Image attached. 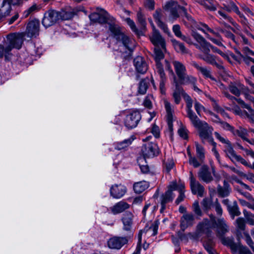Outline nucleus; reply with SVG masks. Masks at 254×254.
Returning <instances> with one entry per match:
<instances>
[{"mask_svg": "<svg viewBox=\"0 0 254 254\" xmlns=\"http://www.w3.org/2000/svg\"><path fill=\"white\" fill-rule=\"evenodd\" d=\"M144 5L146 8L149 10H153L155 8V1L154 0H145Z\"/></svg>", "mask_w": 254, "mask_h": 254, "instance_id": "nucleus-50", "label": "nucleus"}, {"mask_svg": "<svg viewBox=\"0 0 254 254\" xmlns=\"http://www.w3.org/2000/svg\"><path fill=\"white\" fill-rule=\"evenodd\" d=\"M247 109L248 111H244V114L242 115L244 118H248L250 122L254 123V110L250 105Z\"/></svg>", "mask_w": 254, "mask_h": 254, "instance_id": "nucleus-38", "label": "nucleus"}, {"mask_svg": "<svg viewBox=\"0 0 254 254\" xmlns=\"http://www.w3.org/2000/svg\"><path fill=\"white\" fill-rule=\"evenodd\" d=\"M198 176L199 179L206 183L210 182L213 180L211 173L209 171L208 168L206 166H203L201 168Z\"/></svg>", "mask_w": 254, "mask_h": 254, "instance_id": "nucleus-27", "label": "nucleus"}, {"mask_svg": "<svg viewBox=\"0 0 254 254\" xmlns=\"http://www.w3.org/2000/svg\"><path fill=\"white\" fill-rule=\"evenodd\" d=\"M201 204L206 210H207L210 208L212 205V201L210 199L205 198L203 199Z\"/></svg>", "mask_w": 254, "mask_h": 254, "instance_id": "nucleus-60", "label": "nucleus"}, {"mask_svg": "<svg viewBox=\"0 0 254 254\" xmlns=\"http://www.w3.org/2000/svg\"><path fill=\"white\" fill-rule=\"evenodd\" d=\"M23 35L22 34H12L7 36L8 44L5 48L0 45V52L2 55L8 53L12 48L20 49L23 43Z\"/></svg>", "mask_w": 254, "mask_h": 254, "instance_id": "nucleus-6", "label": "nucleus"}, {"mask_svg": "<svg viewBox=\"0 0 254 254\" xmlns=\"http://www.w3.org/2000/svg\"><path fill=\"white\" fill-rule=\"evenodd\" d=\"M228 5L229 9H230V12L232 11H234L238 15H239L240 17H243L244 15L241 13V12L239 10L238 7L234 2H230V3L228 4Z\"/></svg>", "mask_w": 254, "mask_h": 254, "instance_id": "nucleus-45", "label": "nucleus"}, {"mask_svg": "<svg viewBox=\"0 0 254 254\" xmlns=\"http://www.w3.org/2000/svg\"><path fill=\"white\" fill-rule=\"evenodd\" d=\"M11 2L6 1H3L2 5L0 8V16H6L8 15L11 11Z\"/></svg>", "mask_w": 254, "mask_h": 254, "instance_id": "nucleus-34", "label": "nucleus"}, {"mask_svg": "<svg viewBox=\"0 0 254 254\" xmlns=\"http://www.w3.org/2000/svg\"><path fill=\"white\" fill-rule=\"evenodd\" d=\"M238 161L240 162L243 165L250 167L251 164L247 161L244 158H243L241 155H238L236 158L235 159V162Z\"/></svg>", "mask_w": 254, "mask_h": 254, "instance_id": "nucleus-62", "label": "nucleus"}, {"mask_svg": "<svg viewBox=\"0 0 254 254\" xmlns=\"http://www.w3.org/2000/svg\"><path fill=\"white\" fill-rule=\"evenodd\" d=\"M151 132L155 138H157L160 137V129L159 127L156 125H153Z\"/></svg>", "mask_w": 254, "mask_h": 254, "instance_id": "nucleus-63", "label": "nucleus"}, {"mask_svg": "<svg viewBox=\"0 0 254 254\" xmlns=\"http://www.w3.org/2000/svg\"><path fill=\"white\" fill-rule=\"evenodd\" d=\"M109 29L118 42H121L123 44L122 47L123 48L128 50L129 52L132 51L133 47L130 46L131 41L121 31L118 25L111 24Z\"/></svg>", "mask_w": 254, "mask_h": 254, "instance_id": "nucleus-5", "label": "nucleus"}, {"mask_svg": "<svg viewBox=\"0 0 254 254\" xmlns=\"http://www.w3.org/2000/svg\"><path fill=\"white\" fill-rule=\"evenodd\" d=\"M133 64L136 71L139 73L144 74L148 69V65L146 61L141 56H138L134 59Z\"/></svg>", "mask_w": 254, "mask_h": 254, "instance_id": "nucleus-22", "label": "nucleus"}, {"mask_svg": "<svg viewBox=\"0 0 254 254\" xmlns=\"http://www.w3.org/2000/svg\"><path fill=\"white\" fill-rule=\"evenodd\" d=\"M184 100L186 102L187 117L192 125L199 130L200 137L203 140L205 138H210L208 131H211L212 127H210L206 122L200 121L193 111L192 110L193 102L188 94L185 95Z\"/></svg>", "mask_w": 254, "mask_h": 254, "instance_id": "nucleus-2", "label": "nucleus"}, {"mask_svg": "<svg viewBox=\"0 0 254 254\" xmlns=\"http://www.w3.org/2000/svg\"><path fill=\"white\" fill-rule=\"evenodd\" d=\"M132 214L130 212H127L124 214L122 218L123 229L126 231H130L132 224Z\"/></svg>", "mask_w": 254, "mask_h": 254, "instance_id": "nucleus-28", "label": "nucleus"}, {"mask_svg": "<svg viewBox=\"0 0 254 254\" xmlns=\"http://www.w3.org/2000/svg\"><path fill=\"white\" fill-rule=\"evenodd\" d=\"M210 47V45L209 46H208V50L206 51L200 50L202 53L198 54V57L207 63L215 65L219 69L223 68V66L220 63L217 62V58L213 55L209 54Z\"/></svg>", "mask_w": 254, "mask_h": 254, "instance_id": "nucleus-15", "label": "nucleus"}, {"mask_svg": "<svg viewBox=\"0 0 254 254\" xmlns=\"http://www.w3.org/2000/svg\"><path fill=\"white\" fill-rule=\"evenodd\" d=\"M217 13V16L219 17L221 19L226 20L227 21L231 23H233L232 18L229 16L224 10H219Z\"/></svg>", "mask_w": 254, "mask_h": 254, "instance_id": "nucleus-42", "label": "nucleus"}, {"mask_svg": "<svg viewBox=\"0 0 254 254\" xmlns=\"http://www.w3.org/2000/svg\"><path fill=\"white\" fill-rule=\"evenodd\" d=\"M159 223L158 220H155L152 226L149 228V231H152V235L155 236L157 234Z\"/></svg>", "mask_w": 254, "mask_h": 254, "instance_id": "nucleus-48", "label": "nucleus"}, {"mask_svg": "<svg viewBox=\"0 0 254 254\" xmlns=\"http://www.w3.org/2000/svg\"><path fill=\"white\" fill-rule=\"evenodd\" d=\"M166 51L160 47H156L154 48V56L156 61V71L159 74L160 77V81L159 89L162 94H165V82L166 77L164 71L162 64L160 61L164 58V52Z\"/></svg>", "mask_w": 254, "mask_h": 254, "instance_id": "nucleus-3", "label": "nucleus"}, {"mask_svg": "<svg viewBox=\"0 0 254 254\" xmlns=\"http://www.w3.org/2000/svg\"><path fill=\"white\" fill-rule=\"evenodd\" d=\"M142 153L145 157L151 158L157 155L159 150L156 143L149 142L142 146Z\"/></svg>", "mask_w": 254, "mask_h": 254, "instance_id": "nucleus-16", "label": "nucleus"}, {"mask_svg": "<svg viewBox=\"0 0 254 254\" xmlns=\"http://www.w3.org/2000/svg\"><path fill=\"white\" fill-rule=\"evenodd\" d=\"M175 197V195L170 191H167L162 194L160 197L161 208L160 212L163 213L166 208V204L171 202Z\"/></svg>", "mask_w": 254, "mask_h": 254, "instance_id": "nucleus-25", "label": "nucleus"}, {"mask_svg": "<svg viewBox=\"0 0 254 254\" xmlns=\"http://www.w3.org/2000/svg\"><path fill=\"white\" fill-rule=\"evenodd\" d=\"M140 119L141 115L138 112H132L126 117L125 125L127 128H133L136 127Z\"/></svg>", "mask_w": 254, "mask_h": 254, "instance_id": "nucleus-14", "label": "nucleus"}, {"mask_svg": "<svg viewBox=\"0 0 254 254\" xmlns=\"http://www.w3.org/2000/svg\"><path fill=\"white\" fill-rule=\"evenodd\" d=\"M212 130H213V129L211 130V131H210V130L208 131V134H209V136L210 138H205L203 140L201 138V139L202 141L203 142H204V141L205 140H208V141H211V142H212V144L213 145V148L212 149V151L213 152V154H214V156H215L216 158L217 159V160L218 162H219V163H220V155H219L218 152L217 151L216 148V143L213 141V138H212V137L211 136V135L209 134V133H211L212 132Z\"/></svg>", "mask_w": 254, "mask_h": 254, "instance_id": "nucleus-36", "label": "nucleus"}, {"mask_svg": "<svg viewBox=\"0 0 254 254\" xmlns=\"http://www.w3.org/2000/svg\"><path fill=\"white\" fill-rule=\"evenodd\" d=\"M37 9V6L36 4L32 5L23 12V17H27L30 14L35 11Z\"/></svg>", "mask_w": 254, "mask_h": 254, "instance_id": "nucleus-52", "label": "nucleus"}, {"mask_svg": "<svg viewBox=\"0 0 254 254\" xmlns=\"http://www.w3.org/2000/svg\"><path fill=\"white\" fill-rule=\"evenodd\" d=\"M220 126L224 129L226 130H229L233 132L234 130V127H232L230 125H229L228 123L224 122L221 121L220 123L219 124Z\"/></svg>", "mask_w": 254, "mask_h": 254, "instance_id": "nucleus-59", "label": "nucleus"}, {"mask_svg": "<svg viewBox=\"0 0 254 254\" xmlns=\"http://www.w3.org/2000/svg\"><path fill=\"white\" fill-rule=\"evenodd\" d=\"M178 134L183 138L186 139L188 137V130L186 127L182 126L178 130Z\"/></svg>", "mask_w": 254, "mask_h": 254, "instance_id": "nucleus-44", "label": "nucleus"}, {"mask_svg": "<svg viewBox=\"0 0 254 254\" xmlns=\"http://www.w3.org/2000/svg\"><path fill=\"white\" fill-rule=\"evenodd\" d=\"M61 17L60 13L55 10H50L45 13L42 24L46 28L53 25Z\"/></svg>", "mask_w": 254, "mask_h": 254, "instance_id": "nucleus-13", "label": "nucleus"}, {"mask_svg": "<svg viewBox=\"0 0 254 254\" xmlns=\"http://www.w3.org/2000/svg\"><path fill=\"white\" fill-rule=\"evenodd\" d=\"M232 133L235 135H238L240 136L242 139L248 142V141H250V140L247 138L248 134L247 130L243 127H240L237 130H235L234 129Z\"/></svg>", "mask_w": 254, "mask_h": 254, "instance_id": "nucleus-35", "label": "nucleus"}, {"mask_svg": "<svg viewBox=\"0 0 254 254\" xmlns=\"http://www.w3.org/2000/svg\"><path fill=\"white\" fill-rule=\"evenodd\" d=\"M195 145L197 157L200 160H201L204 157V149L197 142H195Z\"/></svg>", "mask_w": 254, "mask_h": 254, "instance_id": "nucleus-43", "label": "nucleus"}, {"mask_svg": "<svg viewBox=\"0 0 254 254\" xmlns=\"http://www.w3.org/2000/svg\"><path fill=\"white\" fill-rule=\"evenodd\" d=\"M230 91L236 96H239L241 93L243 94L245 98L250 93L249 89L240 82H231L229 85Z\"/></svg>", "mask_w": 254, "mask_h": 254, "instance_id": "nucleus-12", "label": "nucleus"}, {"mask_svg": "<svg viewBox=\"0 0 254 254\" xmlns=\"http://www.w3.org/2000/svg\"><path fill=\"white\" fill-rule=\"evenodd\" d=\"M174 166V162L172 158L168 159L165 163V171L169 173L170 170L173 168Z\"/></svg>", "mask_w": 254, "mask_h": 254, "instance_id": "nucleus-47", "label": "nucleus"}, {"mask_svg": "<svg viewBox=\"0 0 254 254\" xmlns=\"http://www.w3.org/2000/svg\"><path fill=\"white\" fill-rule=\"evenodd\" d=\"M172 30L175 36L177 37L181 38L184 35L181 32L180 26L178 24L174 25L173 26Z\"/></svg>", "mask_w": 254, "mask_h": 254, "instance_id": "nucleus-51", "label": "nucleus"}, {"mask_svg": "<svg viewBox=\"0 0 254 254\" xmlns=\"http://www.w3.org/2000/svg\"><path fill=\"white\" fill-rule=\"evenodd\" d=\"M190 178L192 192L195 194H197L198 196L202 197L204 192V187L195 180L191 171L190 172Z\"/></svg>", "mask_w": 254, "mask_h": 254, "instance_id": "nucleus-17", "label": "nucleus"}, {"mask_svg": "<svg viewBox=\"0 0 254 254\" xmlns=\"http://www.w3.org/2000/svg\"><path fill=\"white\" fill-rule=\"evenodd\" d=\"M83 10V7H76L72 8L70 10L66 12V14L67 15L65 19H70L74 15L76 14L78 12L82 11Z\"/></svg>", "mask_w": 254, "mask_h": 254, "instance_id": "nucleus-41", "label": "nucleus"}, {"mask_svg": "<svg viewBox=\"0 0 254 254\" xmlns=\"http://www.w3.org/2000/svg\"><path fill=\"white\" fill-rule=\"evenodd\" d=\"M192 209H193V211L194 212V213L198 215V216H201V214H202V212H201V210L199 207V203H198V202L197 201H195L193 205H192Z\"/></svg>", "mask_w": 254, "mask_h": 254, "instance_id": "nucleus-56", "label": "nucleus"}, {"mask_svg": "<svg viewBox=\"0 0 254 254\" xmlns=\"http://www.w3.org/2000/svg\"><path fill=\"white\" fill-rule=\"evenodd\" d=\"M215 137L221 142L224 144L223 151L225 156L229 158L233 162H235V159L238 156L234 150L231 142L226 137L221 136L218 132H214Z\"/></svg>", "mask_w": 254, "mask_h": 254, "instance_id": "nucleus-7", "label": "nucleus"}, {"mask_svg": "<svg viewBox=\"0 0 254 254\" xmlns=\"http://www.w3.org/2000/svg\"><path fill=\"white\" fill-rule=\"evenodd\" d=\"M127 242L126 237H114L108 240V245L111 249H120Z\"/></svg>", "mask_w": 254, "mask_h": 254, "instance_id": "nucleus-18", "label": "nucleus"}, {"mask_svg": "<svg viewBox=\"0 0 254 254\" xmlns=\"http://www.w3.org/2000/svg\"><path fill=\"white\" fill-rule=\"evenodd\" d=\"M194 108L197 114L199 116H200L201 111L205 110V108L203 105H202L200 103L196 101L194 102Z\"/></svg>", "mask_w": 254, "mask_h": 254, "instance_id": "nucleus-58", "label": "nucleus"}, {"mask_svg": "<svg viewBox=\"0 0 254 254\" xmlns=\"http://www.w3.org/2000/svg\"><path fill=\"white\" fill-rule=\"evenodd\" d=\"M152 99H153L152 95L146 96L143 102L144 106L148 109H151L152 108Z\"/></svg>", "mask_w": 254, "mask_h": 254, "instance_id": "nucleus-54", "label": "nucleus"}, {"mask_svg": "<svg viewBox=\"0 0 254 254\" xmlns=\"http://www.w3.org/2000/svg\"><path fill=\"white\" fill-rule=\"evenodd\" d=\"M164 104L165 109L167 113V121L168 128L170 131L173 130V107L171 103L167 100L164 99Z\"/></svg>", "mask_w": 254, "mask_h": 254, "instance_id": "nucleus-21", "label": "nucleus"}, {"mask_svg": "<svg viewBox=\"0 0 254 254\" xmlns=\"http://www.w3.org/2000/svg\"><path fill=\"white\" fill-rule=\"evenodd\" d=\"M194 220V216L192 214L186 213L183 215L181 219V229L184 231L188 227L192 225Z\"/></svg>", "mask_w": 254, "mask_h": 254, "instance_id": "nucleus-26", "label": "nucleus"}, {"mask_svg": "<svg viewBox=\"0 0 254 254\" xmlns=\"http://www.w3.org/2000/svg\"><path fill=\"white\" fill-rule=\"evenodd\" d=\"M151 24L152 28V33L150 36V39L152 43L156 47H160L163 50H165V41L160 35L158 30H157L152 21Z\"/></svg>", "mask_w": 254, "mask_h": 254, "instance_id": "nucleus-11", "label": "nucleus"}, {"mask_svg": "<svg viewBox=\"0 0 254 254\" xmlns=\"http://www.w3.org/2000/svg\"><path fill=\"white\" fill-rule=\"evenodd\" d=\"M179 8V5L176 1H170L166 3L164 9L169 12V16L168 18V21L173 23L179 17L178 12Z\"/></svg>", "mask_w": 254, "mask_h": 254, "instance_id": "nucleus-10", "label": "nucleus"}, {"mask_svg": "<svg viewBox=\"0 0 254 254\" xmlns=\"http://www.w3.org/2000/svg\"><path fill=\"white\" fill-rule=\"evenodd\" d=\"M191 36L196 41L198 44H194L195 47L199 50L206 51L208 50V46L210 45L205 40V39L200 34L194 31L191 32Z\"/></svg>", "mask_w": 254, "mask_h": 254, "instance_id": "nucleus-19", "label": "nucleus"}, {"mask_svg": "<svg viewBox=\"0 0 254 254\" xmlns=\"http://www.w3.org/2000/svg\"><path fill=\"white\" fill-rule=\"evenodd\" d=\"M173 43L175 49L178 52L182 53H187L188 52L187 49L183 43L176 40L173 41Z\"/></svg>", "mask_w": 254, "mask_h": 254, "instance_id": "nucleus-39", "label": "nucleus"}, {"mask_svg": "<svg viewBox=\"0 0 254 254\" xmlns=\"http://www.w3.org/2000/svg\"><path fill=\"white\" fill-rule=\"evenodd\" d=\"M184 186L183 185H181L180 186H179L175 182H172L171 183L169 187L168 190L167 191H170L172 192H173V190H179L180 191L181 189H184Z\"/></svg>", "mask_w": 254, "mask_h": 254, "instance_id": "nucleus-46", "label": "nucleus"}, {"mask_svg": "<svg viewBox=\"0 0 254 254\" xmlns=\"http://www.w3.org/2000/svg\"><path fill=\"white\" fill-rule=\"evenodd\" d=\"M175 70L181 83L193 84L196 79L193 76L187 73L185 66L181 62L177 61L173 62Z\"/></svg>", "mask_w": 254, "mask_h": 254, "instance_id": "nucleus-4", "label": "nucleus"}, {"mask_svg": "<svg viewBox=\"0 0 254 254\" xmlns=\"http://www.w3.org/2000/svg\"><path fill=\"white\" fill-rule=\"evenodd\" d=\"M237 226L240 230H244L245 227V223L243 218H238L236 220Z\"/></svg>", "mask_w": 254, "mask_h": 254, "instance_id": "nucleus-64", "label": "nucleus"}, {"mask_svg": "<svg viewBox=\"0 0 254 254\" xmlns=\"http://www.w3.org/2000/svg\"><path fill=\"white\" fill-rule=\"evenodd\" d=\"M231 189L229 187V185L225 181L224 182V186L221 187L218 186L217 188V192L219 196L224 197L228 196L230 193Z\"/></svg>", "mask_w": 254, "mask_h": 254, "instance_id": "nucleus-31", "label": "nucleus"}, {"mask_svg": "<svg viewBox=\"0 0 254 254\" xmlns=\"http://www.w3.org/2000/svg\"><path fill=\"white\" fill-rule=\"evenodd\" d=\"M228 210L233 218L235 216H239L241 214V212L236 201H234L231 206H228Z\"/></svg>", "mask_w": 254, "mask_h": 254, "instance_id": "nucleus-37", "label": "nucleus"}, {"mask_svg": "<svg viewBox=\"0 0 254 254\" xmlns=\"http://www.w3.org/2000/svg\"><path fill=\"white\" fill-rule=\"evenodd\" d=\"M97 12H93L89 15L90 20L93 22L103 24L107 22L109 19L108 13L104 9L97 8Z\"/></svg>", "mask_w": 254, "mask_h": 254, "instance_id": "nucleus-9", "label": "nucleus"}, {"mask_svg": "<svg viewBox=\"0 0 254 254\" xmlns=\"http://www.w3.org/2000/svg\"><path fill=\"white\" fill-rule=\"evenodd\" d=\"M149 187V184L146 181H140L135 183L133 185V189L136 193H140Z\"/></svg>", "mask_w": 254, "mask_h": 254, "instance_id": "nucleus-33", "label": "nucleus"}, {"mask_svg": "<svg viewBox=\"0 0 254 254\" xmlns=\"http://www.w3.org/2000/svg\"><path fill=\"white\" fill-rule=\"evenodd\" d=\"M213 108L214 111H215L217 113L220 114L224 117L228 116L227 113L224 111V110L217 104L214 103L213 104Z\"/></svg>", "mask_w": 254, "mask_h": 254, "instance_id": "nucleus-55", "label": "nucleus"}, {"mask_svg": "<svg viewBox=\"0 0 254 254\" xmlns=\"http://www.w3.org/2000/svg\"><path fill=\"white\" fill-rule=\"evenodd\" d=\"M137 17L138 22L141 24V25L142 27H144L146 25V22L145 19L144 18V15L140 11H139L137 12Z\"/></svg>", "mask_w": 254, "mask_h": 254, "instance_id": "nucleus-57", "label": "nucleus"}, {"mask_svg": "<svg viewBox=\"0 0 254 254\" xmlns=\"http://www.w3.org/2000/svg\"><path fill=\"white\" fill-rule=\"evenodd\" d=\"M191 65L196 68L204 77L206 78H212L211 74L210 69L205 66H202L199 65L195 62H192Z\"/></svg>", "mask_w": 254, "mask_h": 254, "instance_id": "nucleus-29", "label": "nucleus"}, {"mask_svg": "<svg viewBox=\"0 0 254 254\" xmlns=\"http://www.w3.org/2000/svg\"><path fill=\"white\" fill-rule=\"evenodd\" d=\"M126 21L127 24L129 25L131 29L136 34L139 35L138 29L136 28L134 22L130 19L129 18H127L126 19Z\"/></svg>", "mask_w": 254, "mask_h": 254, "instance_id": "nucleus-49", "label": "nucleus"}, {"mask_svg": "<svg viewBox=\"0 0 254 254\" xmlns=\"http://www.w3.org/2000/svg\"><path fill=\"white\" fill-rule=\"evenodd\" d=\"M129 207V205L128 203L125 201H121L109 208H106V209L109 212L116 215L123 212L128 209Z\"/></svg>", "mask_w": 254, "mask_h": 254, "instance_id": "nucleus-24", "label": "nucleus"}, {"mask_svg": "<svg viewBox=\"0 0 254 254\" xmlns=\"http://www.w3.org/2000/svg\"><path fill=\"white\" fill-rule=\"evenodd\" d=\"M165 62L167 69L169 71L170 73L174 78V81L175 83L176 87L172 93V97L175 104H179L181 101V97L182 96L184 98L185 95H187V94L184 91L183 88L179 85L178 83L176 81L175 74L169 62L167 61H165Z\"/></svg>", "mask_w": 254, "mask_h": 254, "instance_id": "nucleus-8", "label": "nucleus"}, {"mask_svg": "<svg viewBox=\"0 0 254 254\" xmlns=\"http://www.w3.org/2000/svg\"><path fill=\"white\" fill-rule=\"evenodd\" d=\"M134 139V136L132 135L123 141L117 142L115 144V148L118 150L126 149L131 144Z\"/></svg>", "mask_w": 254, "mask_h": 254, "instance_id": "nucleus-30", "label": "nucleus"}, {"mask_svg": "<svg viewBox=\"0 0 254 254\" xmlns=\"http://www.w3.org/2000/svg\"><path fill=\"white\" fill-rule=\"evenodd\" d=\"M148 88V82L146 80H142L139 84L138 92L140 94H144Z\"/></svg>", "mask_w": 254, "mask_h": 254, "instance_id": "nucleus-40", "label": "nucleus"}, {"mask_svg": "<svg viewBox=\"0 0 254 254\" xmlns=\"http://www.w3.org/2000/svg\"><path fill=\"white\" fill-rule=\"evenodd\" d=\"M39 22L37 20L30 21L27 26L26 34L29 37H36L39 34Z\"/></svg>", "mask_w": 254, "mask_h": 254, "instance_id": "nucleus-20", "label": "nucleus"}, {"mask_svg": "<svg viewBox=\"0 0 254 254\" xmlns=\"http://www.w3.org/2000/svg\"><path fill=\"white\" fill-rule=\"evenodd\" d=\"M162 11L161 9H157L153 14V17L155 20L156 23L161 20Z\"/></svg>", "mask_w": 254, "mask_h": 254, "instance_id": "nucleus-61", "label": "nucleus"}, {"mask_svg": "<svg viewBox=\"0 0 254 254\" xmlns=\"http://www.w3.org/2000/svg\"><path fill=\"white\" fill-rule=\"evenodd\" d=\"M126 192V187L121 184L113 185L110 188V194L115 198L122 197Z\"/></svg>", "mask_w": 254, "mask_h": 254, "instance_id": "nucleus-23", "label": "nucleus"}, {"mask_svg": "<svg viewBox=\"0 0 254 254\" xmlns=\"http://www.w3.org/2000/svg\"><path fill=\"white\" fill-rule=\"evenodd\" d=\"M158 26L161 28L164 33H166L168 35H170V32L169 31V28L167 27V25L164 23L162 21H159L157 23H156Z\"/></svg>", "mask_w": 254, "mask_h": 254, "instance_id": "nucleus-53", "label": "nucleus"}, {"mask_svg": "<svg viewBox=\"0 0 254 254\" xmlns=\"http://www.w3.org/2000/svg\"><path fill=\"white\" fill-rule=\"evenodd\" d=\"M196 2L211 11L216 10V5L213 0H196Z\"/></svg>", "mask_w": 254, "mask_h": 254, "instance_id": "nucleus-32", "label": "nucleus"}, {"mask_svg": "<svg viewBox=\"0 0 254 254\" xmlns=\"http://www.w3.org/2000/svg\"><path fill=\"white\" fill-rule=\"evenodd\" d=\"M213 228H216L217 235L221 239L223 245L230 247L233 252L240 251V248L242 246H237L234 243L233 239L223 237V235L229 231V227L222 218L216 219L215 216H211L210 220L207 219H203L198 224L196 232L198 236L205 234L209 236Z\"/></svg>", "mask_w": 254, "mask_h": 254, "instance_id": "nucleus-1", "label": "nucleus"}]
</instances>
